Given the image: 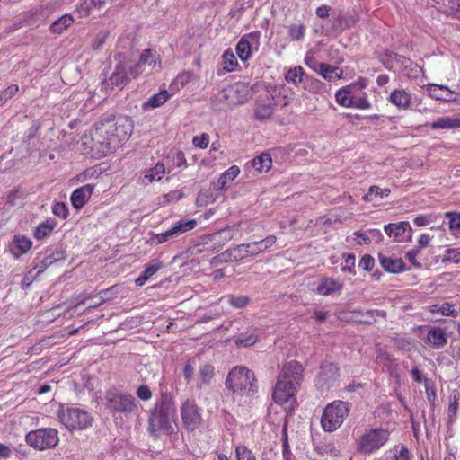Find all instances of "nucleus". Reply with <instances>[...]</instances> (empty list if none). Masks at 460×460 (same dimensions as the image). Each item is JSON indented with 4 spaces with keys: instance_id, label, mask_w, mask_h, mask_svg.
I'll list each match as a JSON object with an SVG mask.
<instances>
[{
    "instance_id": "23",
    "label": "nucleus",
    "mask_w": 460,
    "mask_h": 460,
    "mask_svg": "<svg viewBox=\"0 0 460 460\" xmlns=\"http://www.w3.org/2000/svg\"><path fill=\"white\" fill-rule=\"evenodd\" d=\"M215 367L209 363H203L199 366L197 376V388L203 389L209 386L215 378Z\"/></svg>"
},
{
    "instance_id": "60",
    "label": "nucleus",
    "mask_w": 460,
    "mask_h": 460,
    "mask_svg": "<svg viewBox=\"0 0 460 460\" xmlns=\"http://www.w3.org/2000/svg\"><path fill=\"white\" fill-rule=\"evenodd\" d=\"M210 137L208 134L202 133L201 135L195 136L192 139V143L196 147H199L201 149H205L209 145Z\"/></svg>"
},
{
    "instance_id": "50",
    "label": "nucleus",
    "mask_w": 460,
    "mask_h": 460,
    "mask_svg": "<svg viewBox=\"0 0 460 460\" xmlns=\"http://www.w3.org/2000/svg\"><path fill=\"white\" fill-rule=\"evenodd\" d=\"M234 453L235 460H257L253 452L244 445H237Z\"/></svg>"
},
{
    "instance_id": "19",
    "label": "nucleus",
    "mask_w": 460,
    "mask_h": 460,
    "mask_svg": "<svg viewBox=\"0 0 460 460\" xmlns=\"http://www.w3.org/2000/svg\"><path fill=\"white\" fill-rule=\"evenodd\" d=\"M130 66H134V64H131L128 61H120L119 63H118L115 66L114 71L110 76V83L117 87H122L123 85H125L129 80L128 74L130 75Z\"/></svg>"
},
{
    "instance_id": "11",
    "label": "nucleus",
    "mask_w": 460,
    "mask_h": 460,
    "mask_svg": "<svg viewBox=\"0 0 460 460\" xmlns=\"http://www.w3.org/2000/svg\"><path fill=\"white\" fill-rule=\"evenodd\" d=\"M196 226L197 221L195 219L180 220L174 223L172 227L165 232L154 234L153 242L156 244H162L179 237L182 234L194 229Z\"/></svg>"
},
{
    "instance_id": "15",
    "label": "nucleus",
    "mask_w": 460,
    "mask_h": 460,
    "mask_svg": "<svg viewBox=\"0 0 460 460\" xmlns=\"http://www.w3.org/2000/svg\"><path fill=\"white\" fill-rule=\"evenodd\" d=\"M339 378V368L333 363H324L321 366L316 378V386L324 391L334 385Z\"/></svg>"
},
{
    "instance_id": "25",
    "label": "nucleus",
    "mask_w": 460,
    "mask_h": 460,
    "mask_svg": "<svg viewBox=\"0 0 460 460\" xmlns=\"http://www.w3.org/2000/svg\"><path fill=\"white\" fill-rule=\"evenodd\" d=\"M275 243H276V236H274V235H269L261 241L247 243H245L246 244V253L245 254L248 255L249 257L258 255L261 252L268 250Z\"/></svg>"
},
{
    "instance_id": "54",
    "label": "nucleus",
    "mask_w": 460,
    "mask_h": 460,
    "mask_svg": "<svg viewBox=\"0 0 460 460\" xmlns=\"http://www.w3.org/2000/svg\"><path fill=\"white\" fill-rule=\"evenodd\" d=\"M350 108H356L359 110H368L371 108V103L367 100V95L366 93H363V94L359 97H353L351 107Z\"/></svg>"
},
{
    "instance_id": "58",
    "label": "nucleus",
    "mask_w": 460,
    "mask_h": 460,
    "mask_svg": "<svg viewBox=\"0 0 460 460\" xmlns=\"http://www.w3.org/2000/svg\"><path fill=\"white\" fill-rule=\"evenodd\" d=\"M442 262H453L459 263L460 262V252L455 249H447L446 250L443 257Z\"/></svg>"
},
{
    "instance_id": "41",
    "label": "nucleus",
    "mask_w": 460,
    "mask_h": 460,
    "mask_svg": "<svg viewBox=\"0 0 460 460\" xmlns=\"http://www.w3.org/2000/svg\"><path fill=\"white\" fill-rule=\"evenodd\" d=\"M74 22L75 19L71 14H64L51 23L49 30L52 33L61 34L65 30L69 28Z\"/></svg>"
},
{
    "instance_id": "29",
    "label": "nucleus",
    "mask_w": 460,
    "mask_h": 460,
    "mask_svg": "<svg viewBox=\"0 0 460 460\" xmlns=\"http://www.w3.org/2000/svg\"><path fill=\"white\" fill-rule=\"evenodd\" d=\"M107 0H84L76 6L75 13L79 17L84 18L91 15L95 9H101Z\"/></svg>"
},
{
    "instance_id": "62",
    "label": "nucleus",
    "mask_w": 460,
    "mask_h": 460,
    "mask_svg": "<svg viewBox=\"0 0 460 460\" xmlns=\"http://www.w3.org/2000/svg\"><path fill=\"white\" fill-rule=\"evenodd\" d=\"M356 258L353 254H347L344 256L345 265L341 267V270L343 272H349L350 274H355L354 265H355Z\"/></svg>"
},
{
    "instance_id": "27",
    "label": "nucleus",
    "mask_w": 460,
    "mask_h": 460,
    "mask_svg": "<svg viewBox=\"0 0 460 460\" xmlns=\"http://www.w3.org/2000/svg\"><path fill=\"white\" fill-rule=\"evenodd\" d=\"M427 342L436 349L444 347L447 343L445 330L439 327H431L427 333Z\"/></svg>"
},
{
    "instance_id": "20",
    "label": "nucleus",
    "mask_w": 460,
    "mask_h": 460,
    "mask_svg": "<svg viewBox=\"0 0 460 460\" xmlns=\"http://www.w3.org/2000/svg\"><path fill=\"white\" fill-rule=\"evenodd\" d=\"M94 190V185L85 184L75 190L70 197L71 203L75 209H81L87 203Z\"/></svg>"
},
{
    "instance_id": "22",
    "label": "nucleus",
    "mask_w": 460,
    "mask_h": 460,
    "mask_svg": "<svg viewBox=\"0 0 460 460\" xmlns=\"http://www.w3.org/2000/svg\"><path fill=\"white\" fill-rule=\"evenodd\" d=\"M246 253V244L243 243L240 245H236L235 247L229 249L220 254L217 257H214L211 261V263L216 264L217 261H241L244 258L249 257Z\"/></svg>"
},
{
    "instance_id": "16",
    "label": "nucleus",
    "mask_w": 460,
    "mask_h": 460,
    "mask_svg": "<svg viewBox=\"0 0 460 460\" xmlns=\"http://www.w3.org/2000/svg\"><path fill=\"white\" fill-rule=\"evenodd\" d=\"M234 238V226L226 227L204 237L203 243L213 250H219Z\"/></svg>"
},
{
    "instance_id": "48",
    "label": "nucleus",
    "mask_w": 460,
    "mask_h": 460,
    "mask_svg": "<svg viewBox=\"0 0 460 460\" xmlns=\"http://www.w3.org/2000/svg\"><path fill=\"white\" fill-rule=\"evenodd\" d=\"M105 291H101L95 296H89L85 297L83 301L78 303V305H86L89 308L97 307L107 301V298L104 296Z\"/></svg>"
},
{
    "instance_id": "13",
    "label": "nucleus",
    "mask_w": 460,
    "mask_h": 460,
    "mask_svg": "<svg viewBox=\"0 0 460 460\" xmlns=\"http://www.w3.org/2000/svg\"><path fill=\"white\" fill-rule=\"evenodd\" d=\"M386 235L396 243H410L412 241V228L408 221L390 223L384 226Z\"/></svg>"
},
{
    "instance_id": "18",
    "label": "nucleus",
    "mask_w": 460,
    "mask_h": 460,
    "mask_svg": "<svg viewBox=\"0 0 460 460\" xmlns=\"http://www.w3.org/2000/svg\"><path fill=\"white\" fill-rule=\"evenodd\" d=\"M429 95L435 100L444 102H456L457 95L455 91L449 89L447 86L437 84H429L426 87Z\"/></svg>"
},
{
    "instance_id": "42",
    "label": "nucleus",
    "mask_w": 460,
    "mask_h": 460,
    "mask_svg": "<svg viewBox=\"0 0 460 460\" xmlns=\"http://www.w3.org/2000/svg\"><path fill=\"white\" fill-rule=\"evenodd\" d=\"M252 167L259 172H268L272 165V159L269 153H262L252 161Z\"/></svg>"
},
{
    "instance_id": "63",
    "label": "nucleus",
    "mask_w": 460,
    "mask_h": 460,
    "mask_svg": "<svg viewBox=\"0 0 460 460\" xmlns=\"http://www.w3.org/2000/svg\"><path fill=\"white\" fill-rule=\"evenodd\" d=\"M458 411V398L455 395L450 399L448 405V418L453 422L456 417Z\"/></svg>"
},
{
    "instance_id": "33",
    "label": "nucleus",
    "mask_w": 460,
    "mask_h": 460,
    "mask_svg": "<svg viewBox=\"0 0 460 460\" xmlns=\"http://www.w3.org/2000/svg\"><path fill=\"white\" fill-rule=\"evenodd\" d=\"M56 226L57 221L54 218H49L35 227L33 235L37 240H43L50 236Z\"/></svg>"
},
{
    "instance_id": "24",
    "label": "nucleus",
    "mask_w": 460,
    "mask_h": 460,
    "mask_svg": "<svg viewBox=\"0 0 460 460\" xmlns=\"http://www.w3.org/2000/svg\"><path fill=\"white\" fill-rule=\"evenodd\" d=\"M10 251L14 257L27 253L32 247V242L24 235H14L10 243Z\"/></svg>"
},
{
    "instance_id": "46",
    "label": "nucleus",
    "mask_w": 460,
    "mask_h": 460,
    "mask_svg": "<svg viewBox=\"0 0 460 460\" xmlns=\"http://www.w3.org/2000/svg\"><path fill=\"white\" fill-rule=\"evenodd\" d=\"M432 129H450L460 128V119H453L450 117H443L433 121L430 124Z\"/></svg>"
},
{
    "instance_id": "12",
    "label": "nucleus",
    "mask_w": 460,
    "mask_h": 460,
    "mask_svg": "<svg viewBox=\"0 0 460 460\" xmlns=\"http://www.w3.org/2000/svg\"><path fill=\"white\" fill-rule=\"evenodd\" d=\"M261 32L252 31L244 34L239 40L235 50L242 61H247L252 58V52L257 51L260 46Z\"/></svg>"
},
{
    "instance_id": "45",
    "label": "nucleus",
    "mask_w": 460,
    "mask_h": 460,
    "mask_svg": "<svg viewBox=\"0 0 460 460\" xmlns=\"http://www.w3.org/2000/svg\"><path fill=\"white\" fill-rule=\"evenodd\" d=\"M390 193L391 190L388 188L381 189L378 186L373 185L363 196V200L366 202H373L377 199H381L384 198H387L390 195Z\"/></svg>"
},
{
    "instance_id": "6",
    "label": "nucleus",
    "mask_w": 460,
    "mask_h": 460,
    "mask_svg": "<svg viewBox=\"0 0 460 460\" xmlns=\"http://www.w3.org/2000/svg\"><path fill=\"white\" fill-rule=\"evenodd\" d=\"M349 412V404L343 401H334L323 410L321 418V426L325 432H333L338 429Z\"/></svg>"
},
{
    "instance_id": "55",
    "label": "nucleus",
    "mask_w": 460,
    "mask_h": 460,
    "mask_svg": "<svg viewBox=\"0 0 460 460\" xmlns=\"http://www.w3.org/2000/svg\"><path fill=\"white\" fill-rule=\"evenodd\" d=\"M19 91L17 84H11L5 90L0 92V106L4 105Z\"/></svg>"
},
{
    "instance_id": "17",
    "label": "nucleus",
    "mask_w": 460,
    "mask_h": 460,
    "mask_svg": "<svg viewBox=\"0 0 460 460\" xmlns=\"http://www.w3.org/2000/svg\"><path fill=\"white\" fill-rule=\"evenodd\" d=\"M173 419L165 416L156 411H153L149 417V431L156 436L158 432H170L172 429V421Z\"/></svg>"
},
{
    "instance_id": "47",
    "label": "nucleus",
    "mask_w": 460,
    "mask_h": 460,
    "mask_svg": "<svg viewBox=\"0 0 460 460\" xmlns=\"http://www.w3.org/2000/svg\"><path fill=\"white\" fill-rule=\"evenodd\" d=\"M238 66L237 59L233 51L228 49L222 55V68L225 72H233Z\"/></svg>"
},
{
    "instance_id": "3",
    "label": "nucleus",
    "mask_w": 460,
    "mask_h": 460,
    "mask_svg": "<svg viewBox=\"0 0 460 460\" xmlns=\"http://www.w3.org/2000/svg\"><path fill=\"white\" fill-rule=\"evenodd\" d=\"M226 385L234 393L252 395L255 392L254 374L245 367H235L229 372Z\"/></svg>"
},
{
    "instance_id": "26",
    "label": "nucleus",
    "mask_w": 460,
    "mask_h": 460,
    "mask_svg": "<svg viewBox=\"0 0 460 460\" xmlns=\"http://www.w3.org/2000/svg\"><path fill=\"white\" fill-rule=\"evenodd\" d=\"M155 411L173 419L175 415V405L172 395L167 393L163 394L155 404Z\"/></svg>"
},
{
    "instance_id": "35",
    "label": "nucleus",
    "mask_w": 460,
    "mask_h": 460,
    "mask_svg": "<svg viewBox=\"0 0 460 460\" xmlns=\"http://www.w3.org/2000/svg\"><path fill=\"white\" fill-rule=\"evenodd\" d=\"M275 105L270 101H260L257 102L254 115L258 120L269 119L274 112Z\"/></svg>"
},
{
    "instance_id": "14",
    "label": "nucleus",
    "mask_w": 460,
    "mask_h": 460,
    "mask_svg": "<svg viewBox=\"0 0 460 460\" xmlns=\"http://www.w3.org/2000/svg\"><path fill=\"white\" fill-rule=\"evenodd\" d=\"M181 419L188 430H195L201 423L200 410L193 401L183 402L181 411Z\"/></svg>"
},
{
    "instance_id": "2",
    "label": "nucleus",
    "mask_w": 460,
    "mask_h": 460,
    "mask_svg": "<svg viewBox=\"0 0 460 460\" xmlns=\"http://www.w3.org/2000/svg\"><path fill=\"white\" fill-rule=\"evenodd\" d=\"M303 366L296 360L286 363L279 376L273 391L275 402L286 405L292 410L296 402V394L303 380Z\"/></svg>"
},
{
    "instance_id": "30",
    "label": "nucleus",
    "mask_w": 460,
    "mask_h": 460,
    "mask_svg": "<svg viewBox=\"0 0 460 460\" xmlns=\"http://www.w3.org/2000/svg\"><path fill=\"white\" fill-rule=\"evenodd\" d=\"M354 89H356V84H349L339 89L335 93L337 103L342 107L350 108L354 97Z\"/></svg>"
},
{
    "instance_id": "64",
    "label": "nucleus",
    "mask_w": 460,
    "mask_h": 460,
    "mask_svg": "<svg viewBox=\"0 0 460 460\" xmlns=\"http://www.w3.org/2000/svg\"><path fill=\"white\" fill-rule=\"evenodd\" d=\"M101 174V170L92 167L85 170L83 173H81L78 177V180L81 181H84L86 180L92 178H97Z\"/></svg>"
},
{
    "instance_id": "40",
    "label": "nucleus",
    "mask_w": 460,
    "mask_h": 460,
    "mask_svg": "<svg viewBox=\"0 0 460 460\" xmlns=\"http://www.w3.org/2000/svg\"><path fill=\"white\" fill-rule=\"evenodd\" d=\"M240 173V169L237 165H232L226 171H225L217 180V189L223 190L232 182Z\"/></svg>"
},
{
    "instance_id": "31",
    "label": "nucleus",
    "mask_w": 460,
    "mask_h": 460,
    "mask_svg": "<svg viewBox=\"0 0 460 460\" xmlns=\"http://www.w3.org/2000/svg\"><path fill=\"white\" fill-rule=\"evenodd\" d=\"M342 283L332 278H324L317 287V293L322 296H329L341 291Z\"/></svg>"
},
{
    "instance_id": "49",
    "label": "nucleus",
    "mask_w": 460,
    "mask_h": 460,
    "mask_svg": "<svg viewBox=\"0 0 460 460\" xmlns=\"http://www.w3.org/2000/svg\"><path fill=\"white\" fill-rule=\"evenodd\" d=\"M288 35L292 40H302L305 35V27L303 23H294L288 27Z\"/></svg>"
},
{
    "instance_id": "9",
    "label": "nucleus",
    "mask_w": 460,
    "mask_h": 460,
    "mask_svg": "<svg viewBox=\"0 0 460 460\" xmlns=\"http://www.w3.org/2000/svg\"><path fill=\"white\" fill-rule=\"evenodd\" d=\"M251 89L245 83L238 82L234 84H229L222 89L218 93L217 99L221 102L235 106L244 103L250 97Z\"/></svg>"
},
{
    "instance_id": "52",
    "label": "nucleus",
    "mask_w": 460,
    "mask_h": 460,
    "mask_svg": "<svg viewBox=\"0 0 460 460\" xmlns=\"http://www.w3.org/2000/svg\"><path fill=\"white\" fill-rule=\"evenodd\" d=\"M226 299L233 307L237 309L243 308L250 303V298L246 296H235L234 295H228Z\"/></svg>"
},
{
    "instance_id": "1",
    "label": "nucleus",
    "mask_w": 460,
    "mask_h": 460,
    "mask_svg": "<svg viewBox=\"0 0 460 460\" xmlns=\"http://www.w3.org/2000/svg\"><path fill=\"white\" fill-rule=\"evenodd\" d=\"M132 131L133 121L128 117L102 121L91 133L92 149L96 150L100 156H106L127 141Z\"/></svg>"
},
{
    "instance_id": "8",
    "label": "nucleus",
    "mask_w": 460,
    "mask_h": 460,
    "mask_svg": "<svg viewBox=\"0 0 460 460\" xmlns=\"http://www.w3.org/2000/svg\"><path fill=\"white\" fill-rule=\"evenodd\" d=\"M25 440L33 448L42 451L54 448L58 444L59 438L55 429L45 428L29 432Z\"/></svg>"
},
{
    "instance_id": "28",
    "label": "nucleus",
    "mask_w": 460,
    "mask_h": 460,
    "mask_svg": "<svg viewBox=\"0 0 460 460\" xmlns=\"http://www.w3.org/2000/svg\"><path fill=\"white\" fill-rule=\"evenodd\" d=\"M379 261L385 270L391 273H399L404 270V262L401 258L378 255Z\"/></svg>"
},
{
    "instance_id": "56",
    "label": "nucleus",
    "mask_w": 460,
    "mask_h": 460,
    "mask_svg": "<svg viewBox=\"0 0 460 460\" xmlns=\"http://www.w3.org/2000/svg\"><path fill=\"white\" fill-rule=\"evenodd\" d=\"M109 32L107 31H99L92 42L93 50H99L102 48L108 38Z\"/></svg>"
},
{
    "instance_id": "32",
    "label": "nucleus",
    "mask_w": 460,
    "mask_h": 460,
    "mask_svg": "<svg viewBox=\"0 0 460 460\" xmlns=\"http://www.w3.org/2000/svg\"><path fill=\"white\" fill-rule=\"evenodd\" d=\"M259 340L256 328H251L245 332L234 336L235 345L240 347H249L255 344Z\"/></svg>"
},
{
    "instance_id": "38",
    "label": "nucleus",
    "mask_w": 460,
    "mask_h": 460,
    "mask_svg": "<svg viewBox=\"0 0 460 460\" xmlns=\"http://www.w3.org/2000/svg\"><path fill=\"white\" fill-rule=\"evenodd\" d=\"M163 267V263L160 261H154L153 263L147 265L145 270L141 272L139 277H137L135 280L137 286H144L145 283L154 276L161 268Z\"/></svg>"
},
{
    "instance_id": "53",
    "label": "nucleus",
    "mask_w": 460,
    "mask_h": 460,
    "mask_svg": "<svg viewBox=\"0 0 460 460\" xmlns=\"http://www.w3.org/2000/svg\"><path fill=\"white\" fill-rule=\"evenodd\" d=\"M304 61L305 64L314 72H318V69H320L321 66L323 64L317 61L314 49H310L306 52Z\"/></svg>"
},
{
    "instance_id": "44",
    "label": "nucleus",
    "mask_w": 460,
    "mask_h": 460,
    "mask_svg": "<svg viewBox=\"0 0 460 460\" xmlns=\"http://www.w3.org/2000/svg\"><path fill=\"white\" fill-rule=\"evenodd\" d=\"M325 80L332 82L337 79H341L342 76V71L335 66L323 64L318 72Z\"/></svg>"
},
{
    "instance_id": "34",
    "label": "nucleus",
    "mask_w": 460,
    "mask_h": 460,
    "mask_svg": "<svg viewBox=\"0 0 460 460\" xmlns=\"http://www.w3.org/2000/svg\"><path fill=\"white\" fill-rule=\"evenodd\" d=\"M194 78V74L191 71H183L175 77V79L169 85V91L172 93H178L181 88L186 86Z\"/></svg>"
},
{
    "instance_id": "21",
    "label": "nucleus",
    "mask_w": 460,
    "mask_h": 460,
    "mask_svg": "<svg viewBox=\"0 0 460 460\" xmlns=\"http://www.w3.org/2000/svg\"><path fill=\"white\" fill-rule=\"evenodd\" d=\"M388 101L396 106L397 109L406 111L411 107L412 96L411 93L405 89H396L390 93Z\"/></svg>"
},
{
    "instance_id": "5",
    "label": "nucleus",
    "mask_w": 460,
    "mask_h": 460,
    "mask_svg": "<svg viewBox=\"0 0 460 460\" xmlns=\"http://www.w3.org/2000/svg\"><path fill=\"white\" fill-rule=\"evenodd\" d=\"M390 432L383 428L366 429L356 441L357 450L363 455H371L379 450L389 439Z\"/></svg>"
},
{
    "instance_id": "36",
    "label": "nucleus",
    "mask_w": 460,
    "mask_h": 460,
    "mask_svg": "<svg viewBox=\"0 0 460 460\" xmlns=\"http://www.w3.org/2000/svg\"><path fill=\"white\" fill-rule=\"evenodd\" d=\"M429 311L433 314H439L442 316L457 317L458 313L452 303L434 304L429 307Z\"/></svg>"
},
{
    "instance_id": "51",
    "label": "nucleus",
    "mask_w": 460,
    "mask_h": 460,
    "mask_svg": "<svg viewBox=\"0 0 460 460\" xmlns=\"http://www.w3.org/2000/svg\"><path fill=\"white\" fill-rule=\"evenodd\" d=\"M445 217L449 219V229L453 234L460 233V214L456 212H447Z\"/></svg>"
},
{
    "instance_id": "4",
    "label": "nucleus",
    "mask_w": 460,
    "mask_h": 460,
    "mask_svg": "<svg viewBox=\"0 0 460 460\" xmlns=\"http://www.w3.org/2000/svg\"><path fill=\"white\" fill-rule=\"evenodd\" d=\"M105 400L106 408L112 414L119 413L125 417H129L137 411L134 397L128 393L119 391L115 388L110 389L106 393Z\"/></svg>"
},
{
    "instance_id": "7",
    "label": "nucleus",
    "mask_w": 460,
    "mask_h": 460,
    "mask_svg": "<svg viewBox=\"0 0 460 460\" xmlns=\"http://www.w3.org/2000/svg\"><path fill=\"white\" fill-rule=\"evenodd\" d=\"M58 417L59 421L70 430L85 429L92 425L93 418L84 409L61 405Z\"/></svg>"
},
{
    "instance_id": "57",
    "label": "nucleus",
    "mask_w": 460,
    "mask_h": 460,
    "mask_svg": "<svg viewBox=\"0 0 460 460\" xmlns=\"http://www.w3.org/2000/svg\"><path fill=\"white\" fill-rule=\"evenodd\" d=\"M412 454L405 446H401L399 448H395V452L392 460H411Z\"/></svg>"
},
{
    "instance_id": "61",
    "label": "nucleus",
    "mask_w": 460,
    "mask_h": 460,
    "mask_svg": "<svg viewBox=\"0 0 460 460\" xmlns=\"http://www.w3.org/2000/svg\"><path fill=\"white\" fill-rule=\"evenodd\" d=\"M183 376L184 379L189 383L193 379L195 372V361L192 359L188 360L183 367Z\"/></svg>"
},
{
    "instance_id": "43",
    "label": "nucleus",
    "mask_w": 460,
    "mask_h": 460,
    "mask_svg": "<svg viewBox=\"0 0 460 460\" xmlns=\"http://www.w3.org/2000/svg\"><path fill=\"white\" fill-rule=\"evenodd\" d=\"M305 76V72L301 66H296L294 67H290L285 74V80L288 84H292L294 85H298L303 82L304 77Z\"/></svg>"
},
{
    "instance_id": "59",
    "label": "nucleus",
    "mask_w": 460,
    "mask_h": 460,
    "mask_svg": "<svg viewBox=\"0 0 460 460\" xmlns=\"http://www.w3.org/2000/svg\"><path fill=\"white\" fill-rule=\"evenodd\" d=\"M52 213L60 217V218H66L68 216V208L63 202H56L52 205Z\"/></svg>"
},
{
    "instance_id": "37",
    "label": "nucleus",
    "mask_w": 460,
    "mask_h": 460,
    "mask_svg": "<svg viewBox=\"0 0 460 460\" xmlns=\"http://www.w3.org/2000/svg\"><path fill=\"white\" fill-rule=\"evenodd\" d=\"M174 93L167 90H161L159 93L152 95L145 103L144 108L155 109L165 103Z\"/></svg>"
},
{
    "instance_id": "10",
    "label": "nucleus",
    "mask_w": 460,
    "mask_h": 460,
    "mask_svg": "<svg viewBox=\"0 0 460 460\" xmlns=\"http://www.w3.org/2000/svg\"><path fill=\"white\" fill-rule=\"evenodd\" d=\"M162 62L159 54L151 49H145L139 58L137 63L129 66L130 75L133 78L142 74L146 67H149L150 71L161 69Z\"/></svg>"
},
{
    "instance_id": "39",
    "label": "nucleus",
    "mask_w": 460,
    "mask_h": 460,
    "mask_svg": "<svg viewBox=\"0 0 460 460\" xmlns=\"http://www.w3.org/2000/svg\"><path fill=\"white\" fill-rule=\"evenodd\" d=\"M166 173L165 166L163 163H157L153 167L146 171L144 175V181L148 183L158 181L163 179Z\"/></svg>"
}]
</instances>
